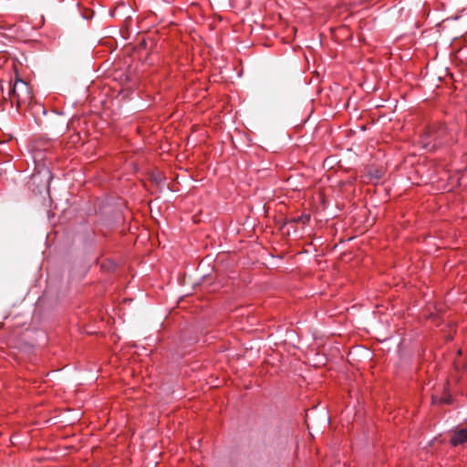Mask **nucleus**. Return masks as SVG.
<instances>
[{
  "instance_id": "obj_1",
  "label": "nucleus",
  "mask_w": 467,
  "mask_h": 467,
  "mask_svg": "<svg viewBox=\"0 0 467 467\" xmlns=\"http://www.w3.org/2000/svg\"><path fill=\"white\" fill-rule=\"evenodd\" d=\"M10 95L16 99L17 107L29 104L32 99L28 85L22 79L14 82Z\"/></svg>"
},
{
  "instance_id": "obj_2",
  "label": "nucleus",
  "mask_w": 467,
  "mask_h": 467,
  "mask_svg": "<svg viewBox=\"0 0 467 467\" xmlns=\"http://www.w3.org/2000/svg\"><path fill=\"white\" fill-rule=\"evenodd\" d=\"M453 446H458L467 442V428L458 429L453 431L450 439Z\"/></svg>"
},
{
  "instance_id": "obj_3",
  "label": "nucleus",
  "mask_w": 467,
  "mask_h": 467,
  "mask_svg": "<svg viewBox=\"0 0 467 467\" xmlns=\"http://www.w3.org/2000/svg\"><path fill=\"white\" fill-rule=\"evenodd\" d=\"M310 221V215L309 214H303L296 219H295V222L301 223L302 224H306Z\"/></svg>"
},
{
  "instance_id": "obj_4",
  "label": "nucleus",
  "mask_w": 467,
  "mask_h": 467,
  "mask_svg": "<svg viewBox=\"0 0 467 467\" xmlns=\"http://www.w3.org/2000/svg\"><path fill=\"white\" fill-rule=\"evenodd\" d=\"M442 402H445V403H450V400L449 399H445V400H441Z\"/></svg>"
}]
</instances>
